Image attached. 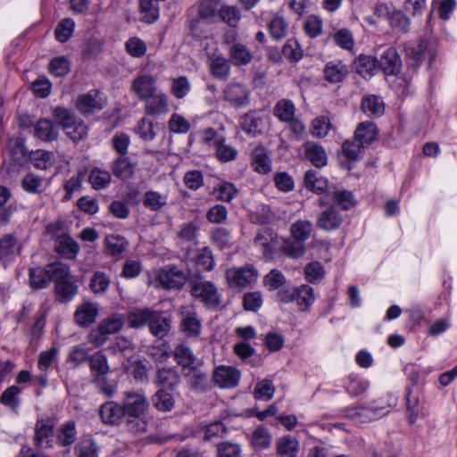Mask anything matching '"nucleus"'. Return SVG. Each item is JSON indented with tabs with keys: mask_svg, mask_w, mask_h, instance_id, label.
Returning a JSON list of instances; mask_svg holds the SVG:
<instances>
[{
	"mask_svg": "<svg viewBox=\"0 0 457 457\" xmlns=\"http://www.w3.org/2000/svg\"><path fill=\"white\" fill-rule=\"evenodd\" d=\"M55 249L66 258L74 259L79 251V246L70 235L61 234L56 238Z\"/></svg>",
	"mask_w": 457,
	"mask_h": 457,
	"instance_id": "nucleus-25",
	"label": "nucleus"
},
{
	"mask_svg": "<svg viewBox=\"0 0 457 457\" xmlns=\"http://www.w3.org/2000/svg\"><path fill=\"white\" fill-rule=\"evenodd\" d=\"M282 54L291 62H297L303 56L302 49L298 42L294 38H290L286 42L282 48Z\"/></svg>",
	"mask_w": 457,
	"mask_h": 457,
	"instance_id": "nucleus-64",
	"label": "nucleus"
},
{
	"mask_svg": "<svg viewBox=\"0 0 457 457\" xmlns=\"http://www.w3.org/2000/svg\"><path fill=\"white\" fill-rule=\"evenodd\" d=\"M240 125L245 133L256 136L262 134L263 121L256 112L251 111L241 118Z\"/></svg>",
	"mask_w": 457,
	"mask_h": 457,
	"instance_id": "nucleus-28",
	"label": "nucleus"
},
{
	"mask_svg": "<svg viewBox=\"0 0 457 457\" xmlns=\"http://www.w3.org/2000/svg\"><path fill=\"white\" fill-rule=\"evenodd\" d=\"M78 457H97L98 447L92 439H82L75 447Z\"/></svg>",
	"mask_w": 457,
	"mask_h": 457,
	"instance_id": "nucleus-62",
	"label": "nucleus"
},
{
	"mask_svg": "<svg viewBox=\"0 0 457 457\" xmlns=\"http://www.w3.org/2000/svg\"><path fill=\"white\" fill-rule=\"evenodd\" d=\"M295 108L292 101L279 100L274 107V115L281 121L287 122L295 117Z\"/></svg>",
	"mask_w": 457,
	"mask_h": 457,
	"instance_id": "nucleus-47",
	"label": "nucleus"
},
{
	"mask_svg": "<svg viewBox=\"0 0 457 457\" xmlns=\"http://www.w3.org/2000/svg\"><path fill=\"white\" fill-rule=\"evenodd\" d=\"M89 367L93 374L104 375L110 370L106 356L102 351H98L88 358Z\"/></svg>",
	"mask_w": 457,
	"mask_h": 457,
	"instance_id": "nucleus-53",
	"label": "nucleus"
},
{
	"mask_svg": "<svg viewBox=\"0 0 457 457\" xmlns=\"http://www.w3.org/2000/svg\"><path fill=\"white\" fill-rule=\"evenodd\" d=\"M216 156L223 162L233 161L237 155V151L231 145L225 144L224 140H216Z\"/></svg>",
	"mask_w": 457,
	"mask_h": 457,
	"instance_id": "nucleus-60",
	"label": "nucleus"
},
{
	"mask_svg": "<svg viewBox=\"0 0 457 457\" xmlns=\"http://www.w3.org/2000/svg\"><path fill=\"white\" fill-rule=\"evenodd\" d=\"M54 118L58 122V125L61 126L64 130L67 129H71L75 121H77L76 116L74 113L64 107H55L53 110Z\"/></svg>",
	"mask_w": 457,
	"mask_h": 457,
	"instance_id": "nucleus-51",
	"label": "nucleus"
},
{
	"mask_svg": "<svg viewBox=\"0 0 457 457\" xmlns=\"http://www.w3.org/2000/svg\"><path fill=\"white\" fill-rule=\"evenodd\" d=\"M312 230V224L308 220H297L292 224L290 231L292 237L303 243L308 239Z\"/></svg>",
	"mask_w": 457,
	"mask_h": 457,
	"instance_id": "nucleus-55",
	"label": "nucleus"
},
{
	"mask_svg": "<svg viewBox=\"0 0 457 457\" xmlns=\"http://www.w3.org/2000/svg\"><path fill=\"white\" fill-rule=\"evenodd\" d=\"M189 284L191 295L200 299L208 308H217L220 304V295L212 282L195 278Z\"/></svg>",
	"mask_w": 457,
	"mask_h": 457,
	"instance_id": "nucleus-1",
	"label": "nucleus"
},
{
	"mask_svg": "<svg viewBox=\"0 0 457 457\" xmlns=\"http://www.w3.org/2000/svg\"><path fill=\"white\" fill-rule=\"evenodd\" d=\"M158 0H140V10L145 22L152 23L158 19Z\"/></svg>",
	"mask_w": 457,
	"mask_h": 457,
	"instance_id": "nucleus-52",
	"label": "nucleus"
},
{
	"mask_svg": "<svg viewBox=\"0 0 457 457\" xmlns=\"http://www.w3.org/2000/svg\"><path fill=\"white\" fill-rule=\"evenodd\" d=\"M132 89L139 99L146 100L156 93V80L151 75L139 76L133 81Z\"/></svg>",
	"mask_w": 457,
	"mask_h": 457,
	"instance_id": "nucleus-13",
	"label": "nucleus"
},
{
	"mask_svg": "<svg viewBox=\"0 0 457 457\" xmlns=\"http://www.w3.org/2000/svg\"><path fill=\"white\" fill-rule=\"evenodd\" d=\"M314 299L315 296L312 287L302 285L298 287H295V301L300 311H307L314 302Z\"/></svg>",
	"mask_w": 457,
	"mask_h": 457,
	"instance_id": "nucleus-36",
	"label": "nucleus"
},
{
	"mask_svg": "<svg viewBox=\"0 0 457 457\" xmlns=\"http://www.w3.org/2000/svg\"><path fill=\"white\" fill-rule=\"evenodd\" d=\"M218 16L231 28H236L241 19L237 7L226 4H220Z\"/></svg>",
	"mask_w": 457,
	"mask_h": 457,
	"instance_id": "nucleus-49",
	"label": "nucleus"
},
{
	"mask_svg": "<svg viewBox=\"0 0 457 457\" xmlns=\"http://www.w3.org/2000/svg\"><path fill=\"white\" fill-rule=\"evenodd\" d=\"M180 329L187 337H197L202 331V320L192 306L180 309Z\"/></svg>",
	"mask_w": 457,
	"mask_h": 457,
	"instance_id": "nucleus-3",
	"label": "nucleus"
},
{
	"mask_svg": "<svg viewBox=\"0 0 457 457\" xmlns=\"http://www.w3.org/2000/svg\"><path fill=\"white\" fill-rule=\"evenodd\" d=\"M54 431V421L51 419L38 420L35 426V441L38 447L51 445Z\"/></svg>",
	"mask_w": 457,
	"mask_h": 457,
	"instance_id": "nucleus-14",
	"label": "nucleus"
},
{
	"mask_svg": "<svg viewBox=\"0 0 457 457\" xmlns=\"http://www.w3.org/2000/svg\"><path fill=\"white\" fill-rule=\"evenodd\" d=\"M258 271L252 264L232 267L226 270V279L230 287L243 289L256 281Z\"/></svg>",
	"mask_w": 457,
	"mask_h": 457,
	"instance_id": "nucleus-2",
	"label": "nucleus"
},
{
	"mask_svg": "<svg viewBox=\"0 0 457 457\" xmlns=\"http://www.w3.org/2000/svg\"><path fill=\"white\" fill-rule=\"evenodd\" d=\"M78 293V286L69 278L64 281H58L55 284L56 299L60 303H67L71 301Z\"/></svg>",
	"mask_w": 457,
	"mask_h": 457,
	"instance_id": "nucleus-34",
	"label": "nucleus"
},
{
	"mask_svg": "<svg viewBox=\"0 0 457 457\" xmlns=\"http://www.w3.org/2000/svg\"><path fill=\"white\" fill-rule=\"evenodd\" d=\"M304 154L306 158L317 168H321L327 164V154L324 148L318 144L306 143L304 145Z\"/></svg>",
	"mask_w": 457,
	"mask_h": 457,
	"instance_id": "nucleus-30",
	"label": "nucleus"
},
{
	"mask_svg": "<svg viewBox=\"0 0 457 457\" xmlns=\"http://www.w3.org/2000/svg\"><path fill=\"white\" fill-rule=\"evenodd\" d=\"M304 186L316 194H322L326 192L328 183L325 178L319 177L316 171L311 170L305 172Z\"/></svg>",
	"mask_w": 457,
	"mask_h": 457,
	"instance_id": "nucleus-38",
	"label": "nucleus"
},
{
	"mask_svg": "<svg viewBox=\"0 0 457 457\" xmlns=\"http://www.w3.org/2000/svg\"><path fill=\"white\" fill-rule=\"evenodd\" d=\"M282 250L290 258H299L304 254L305 245L301 240L293 238L284 242Z\"/></svg>",
	"mask_w": 457,
	"mask_h": 457,
	"instance_id": "nucleus-58",
	"label": "nucleus"
},
{
	"mask_svg": "<svg viewBox=\"0 0 457 457\" xmlns=\"http://www.w3.org/2000/svg\"><path fill=\"white\" fill-rule=\"evenodd\" d=\"M170 323V320L165 317L162 312L154 310L148 328L152 335L158 338H163L171 328Z\"/></svg>",
	"mask_w": 457,
	"mask_h": 457,
	"instance_id": "nucleus-18",
	"label": "nucleus"
},
{
	"mask_svg": "<svg viewBox=\"0 0 457 457\" xmlns=\"http://www.w3.org/2000/svg\"><path fill=\"white\" fill-rule=\"evenodd\" d=\"M378 66L386 75H395L400 72L402 62L395 47L386 48L380 56Z\"/></svg>",
	"mask_w": 457,
	"mask_h": 457,
	"instance_id": "nucleus-10",
	"label": "nucleus"
},
{
	"mask_svg": "<svg viewBox=\"0 0 457 457\" xmlns=\"http://www.w3.org/2000/svg\"><path fill=\"white\" fill-rule=\"evenodd\" d=\"M404 50L406 55L417 62V64H420L426 57H428L431 63L436 54L433 45L426 39L409 42L405 44Z\"/></svg>",
	"mask_w": 457,
	"mask_h": 457,
	"instance_id": "nucleus-5",
	"label": "nucleus"
},
{
	"mask_svg": "<svg viewBox=\"0 0 457 457\" xmlns=\"http://www.w3.org/2000/svg\"><path fill=\"white\" fill-rule=\"evenodd\" d=\"M277 453L280 457H296L298 441L289 436L279 438L277 443Z\"/></svg>",
	"mask_w": 457,
	"mask_h": 457,
	"instance_id": "nucleus-41",
	"label": "nucleus"
},
{
	"mask_svg": "<svg viewBox=\"0 0 457 457\" xmlns=\"http://www.w3.org/2000/svg\"><path fill=\"white\" fill-rule=\"evenodd\" d=\"M104 106V103L99 98L96 91L81 95L77 99V108L85 115L95 113L102 110Z\"/></svg>",
	"mask_w": 457,
	"mask_h": 457,
	"instance_id": "nucleus-15",
	"label": "nucleus"
},
{
	"mask_svg": "<svg viewBox=\"0 0 457 457\" xmlns=\"http://www.w3.org/2000/svg\"><path fill=\"white\" fill-rule=\"evenodd\" d=\"M99 414L102 421L108 425H118L125 416L122 404L115 402H106L101 405Z\"/></svg>",
	"mask_w": 457,
	"mask_h": 457,
	"instance_id": "nucleus-12",
	"label": "nucleus"
},
{
	"mask_svg": "<svg viewBox=\"0 0 457 457\" xmlns=\"http://www.w3.org/2000/svg\"><path fill=\"white\" fill-rule=\"evenodd\" d=\"M34 135L45 142H52L57 139L58 128L49 119H40L34 125Z\"/></svg>",
	"mask_w": 457,
	"mask_h": 457,
	"instance_id": "nucleus-20",
	"label": "nucleus"
},
{
	"mask_svg": "<svg viewBox=\"0 0 457 457\" xmlns=\"http://www.w3.org/2000/svg\"><path fill=\"white\" fill-rule=\"evenodd\" d=\"M145 101L146 114L160 116L169 112V99L163 93H155Z\"/></svg>",
	"mask_w": 457,
	"mask_h": 457,
	"instance_id": "nucleus-21",
	"label": "nucleus"
},
{
	"mask_svg": "<svg viewBox=\"0 0 457 457\" xmlns=\"http://www.w3.org/2000/svg\"><path fill=\"white\" fill-rule=\"evenodd\" d=\"M271 443V436L267 428L258 427L252 436V444L256 449H265L270 446Z\"/></svg>",
	"mask_w": 457,
	"mask_h": 457,
	"instance_id": "nucleus-61",
	"label": "nucleus"
},
{
	"mask_svg": "<svg viewBox=\"0 0 457 457\" xmlns=\"http://www.w3.org/2000/svg\"><path fill=\"white\" fill-rule=\"evenodd\" d=\"M152 402L158 411L163 412L170 411L175 406L173 395L169 391L164 390V388H159L153 395Z\"/></svg>",
	"mask_w": 457,
	"mask_h": 457,
	"instance_id": "nucleus-37",
	"label": "nucleus"
},
{
	"mask_svg": "<svg viewBox=\"0 0 457 457\" xmlns=\"http://www.w3.org/2000/svg\"><path fill=\"white\" fill-rule=\"evenodd\" d=\"M112 170L115 177L127 179L133 176L134 165L128 157L120 156L112 162Z\"/></svg>",
	"mask_w": 457,
	"mask_h": 457,
	"instance_id": "nucleus-40",
	"label": "nucleus"
},
{
	"mask_svg": "<svg viewBox=\"0 0 457 457\" xmlns=\"http://www.w3.org/2000/svg\"><path fill=\"white\" fill-rule=\"evenodd\" d=\"M29 286L33 289L46 288L50 281V278L46 273V266L43 269L41 267L29 269Z\"/></svg>",
	"mask_w": 457,
	"mask_h": 457,
	"instance_id": "nucleus-42",
	"label": "nucleus"
},
{
	"mask_svg": "<svg viewBox=\"0 0 457 457\" xmlns=\"http://www.w3.org/2000/svg\"><path fill=\"white\" fill-rule=\"evenodd\" d=\"M17 238L12 234L4 235L0 238V261L10 262L17 253Z\"/></svg>",
	"mask_w": 457,
	"mask_h": 457,
	"instance_id": "nucleus-33",
	"label": "nucleus"
},
{
	"mask_svg": "<svg viewBox=\"0 0 457 457\" xmlns=\"http://www.w3.org/2000/svg\"><path fill=\"white\" fill-rule=\"evenodd\" d=\"M214 193L216 194V198L218 200L230 202L237 193V190L234 184L230 182H222L215 187Z\"/></svg>",
	"mask_w": 457,
	"mask_h": 457,
	"instance_id": "nucleus-63",
	"label": "nucleus"
},
{
	"mask_svg": "<svg viewBox=\"0 0 457 457\" xmlns=\"http://www.w3.org/2000/svg\"><path fill=\"white\" fill-rule=\"evenodd\" d=\"M154 311V309L148 307L135 308L131 310L127 314V321L129 327L131 328L138 329L145 326H148Z\"/></svg>",
	"mask_w": 457,
	"mask_h": 457,
	"instance_id": "nucleus-22",
	"label": "nucleus"
},
{
	"mask_svg": "<svg viewBox=\"0 0 457 457\" xmlns=\"http://www.w3.org/2000/svg\"><path fill=\"white\" fill-rule=\"evenodd\" d=\"M342 222V215L336 210L334 205H330L320 214L317 227L327 231L334 230L337 229Z\"/></svg>",
	"mask_w": 457,
	"mask_h": 457,
	"instance_id": "nucleus-17",
	"label": "nucleus"
},
{
	"mask_svg": "<svg viewBox=\"0 0 457 457\" xmlns=\"http://www.w3.org/2000/svg\"><path fill=\"white\" fill-rule=\"evenodd\" d=\"M347 74V67L341 61L329 62L324 69V78L329 83L342 82Z\"/></svg>",
	"mask_w": 457,
	"mask_h": 457,
	"instance_id": "nucleus-24",
	"label": "nucleus"
},
{
	"mask_svg": "<svg viewBox=\"0 0 457 457\" xmlns=\"http://www.w3.org/2000/svg\"><path fill=\"white\" fill-rule=\"evenodd\" d=\"M46 273L50 281L54 280L55 284L58 281H64L72 278L70 267L62 262H55L46 265Z\"/></svg>",
	"mask_w": 457,
	"mask_h": 457,
	"instance_id": "nucleus-39",
	"label": "nucleus"
},
{
	"mask_svg": "<svg viewBox=\"0 0 457 457\" xmlns=\"http://www.w3.org/2000/svg\"><path fill=\"white\" fill-rule=\"evenodd\" d=\"M361 110L370 117H379L384 113L385 105L378 96L369 95L361 100Z\"/></svg>",
	"mask_w": 457,
	"mask_h": 457,
	"instance_id": "nucleus-32",
	"label": "nucleus"
},
{
	"mask_svg": "<svg viewBox=\"0 0 457 457\" xmlns=\"http://www.w3.org/2000/svg\"><path fill=\"white\" fill-rule=\"evenodd\" d=\"M288 24L286 20L279 15H275L268 23L270 35L276 40L284 38L287 36Z\"/></svg>",
	"mask_w": 457,
	"mask_h": 457,
	"instance_id": "nucleus-50",
	"label": "nucleus"
},
{
	"mask_svg": "<svg viewBox=\"0 0 457 457\" xmlns=\"http://www.w3.org/2000/svg\"><path fill=\"white\" fill-rule=\"evenodd\" d=\"M158 279L165 288L180 289L187 280V274L176 266H165L159 271Z\"/></svg>",
	"mask_w": 457,
	"mask_h": 457,
	"instance_id": "nucleus-7",
	"label": "nucleus"
},
{
	"mask_svg": "<svg viewBox=\"0 0 457 457\" xmlns=\"http://www.w3.org/2000/svg\"><path fill=\"white\" fill-rule=\"evenodd\" d=\"M88 181L96 190L106 188L111 183V174L107 170L94 168L88 176Z\"/></svg>",
	"mask_w": 457,
	"mask_h": 457,
	"instance_id": "nucleus-45",
	"label": "nucleus"
},
{
	"mask_svg": "<svg viewBox=\"0 0 457 457\" xmlns=\"http://www.w3.org/2000/svg\"><path fill=\"white\" fill-rule=\"evenodd\" d=\"M220 2L219 0H204L198 7V15L204 21H214L219 15Z\"/></svg>",
	"mask_w": 457,
	"mask_h": 457,
	"instance_id": "nucleus-44",
	"label": "nucleus"
},
{
	"mask_svg": "<svg viewBox=\"0 0 457 457\" xmlns=\"http://www.w3.org/2000/svg\"><path fill=\"white\" fill-rule=\"evenodd\" d=\"M263 283L269 290H277L282 287L287 283V278L284 274L277 270H271L263 278Z\"/></svg>",
	"mask_w": 457,
	"mask_h": 457,
	"instance_id": "nucleus-57",
	"label": "nucleus"
},
{
	"mask_svg": "<svg viewBox=\"0 0 457 457\" xmlns=\"http://www.w3.org/2000/svg\"><path fill=\"white\" fill-rule=\"evenodd\" d=\"M249 90L239 83H231L223 91L224 99L236 107L246 106L249 102Z\"/></svg>",
	"mask_w": 457,
	"mask_h": 457,
	"instance_id": "nucleus-9",
	"label": "nucleus"
},
{
	"mask_svg": "<svg viewBox=\"0 0 457 457\" xmlns=\"http://www.w3.org/2000/svg\"><path fill=\"white\" fill-rule=\"evenodd\" d=\"M275 386L270 379L259 381L254 388V397L258 400L268 401L274 395Z\"/></svg>",
	"mask_w": 457,
	"mask_h": 457,
	"instance_id": "nucleus-59",
	"label": "nucleus"
},
{
	"mask_svg": "<svg viewBox=\"0 0 457 457\" xmlns=\"http://www.w3.org/2000/svg\"><path fill=\"white\" fill-rule=\"evenodd\" d=\"M180 382V375L175 368L164 367L158 369L154 378V383L159 388H164L166 391L175 390Z\"/></svg>",
	"mask_w": 457,
	"mask_h": 457,
	"instance_id": "nucleus-8",
	"label": "nucleus"
},
{
	"mask_svg": "<svg viewBox=\"0 0 457 457\" xmlns=\"http://www.w3.org/2000/svg\"><path fill=\"white\" fill-rule=\"evenodd\" d=\"M174 359L176 360L177 363L184 370L198 362L192 349L185 342L180 343L175 347Z\"/></svg>",
	"mask_w": 457,
	"mask_h": 457,
	"instance_id": "nucleus-27",
	"label": "nucleus"
},
{
	"mask_svg": "<svg viewBox=\"0 0 457 457\" xmlns=\"http://www.w3.org/2000/svg\"><path fill=\"white\" fill-rule=\"evenodd\" d=\"M30 162L38 170H46L54 162V154L45 150H37L29 155Z\"/></svg>",
	"mask_w": 457,
	"mask_h": 457,
	"instance_id": "nucleus-46",
	"label": "nucleus"
},
{
	"mask_svg": "<svg viewBox=\"0 0 457 457\" xmlns=\"http://www.w3.org/2000/svg\"><path fill=\"white\" fill-rule=\"evenodd\" d=\"M240 378L238 370L228 366H220L217 368L213 374L214 382L220 387L232 388L235 387Z\"/></svg>",
	"mask_w": 457,
	"mask_h": 457,
	"instance_id": "nucleus-11",
	"label": "nucleus"
},
{
	"mask_svg": "<svg viewBox=\"0 0 457 457\" xmlns=\"http://www.w3.org/2000/svg\"><path fill=\"white\" fill-rule=\"evenodd\" d=\"M144 205L151 211H159L167 204V196L156 191H147L145 194Z\"/></svg>",
	"mask_w": 457,
	"mask_h": 457,
	"instance_id": "nucleus-54",
	"label": "nucleus"
},
{
	"mask_svg": "<svg viewBox=\"0 0 457 457\" xmlns=\"http://www.w3.org/2000/svg\"><path fill=\"white\" fill-rule=\"evenodd\" d=\"M125 415L128 417H141L149 407V402L142 392L129 391L122 403Z\"/></svg>",
	"mask_w": 457,
	"mask_h": 457,
	"instance_id": "nucleus-4",
	"label": "nucleus"
},
{
	"mask_svg": "<svg viewBox=\"0 0 457 457\" xmlns=\"http://www.w3.org/2000/svg\"><path fill=\"white\" fill-rule=\"evenodd\" d=\"M111 279L103 271H96L90 279L89 287L95 294H104L108 289Z\"/></svg>",
	"mask_w": 457,
	"mask_h": 457,
	"instance_id": "nucleus-56",
	"label": "nucleus"
},
{
	"mask_svg": "<svg viewBox=\"0 0 457 457\" xmlns=\"http://www.w3.org/2000/svg\"><path fill=\"white\" fill-rule=\"evenodd\" d=\"M210 68L212 76L217 79L226 80L229 75L230 66L228 61L222 56H212Z\"/></svg>",
	"mask_w": 457,
	"mask_h": 457,
	"instance_id": "nucleus-43",
	"label": "nucleus"
},
{
	"mask_svg": "<svg viewBox=\"0 0 457 457\" xmlns=\"http://www.w3.org/2000/svg\"><path fill=\"white\" fill-rule=\"evenodd\" d=\"M97 315L98 307L96 303H84L77 308L74 320L79 327L87 328L96 321Z\"/></svg>",
	"mask_w": 457,
	"mask_h": 457,
	"instance_id": "nucleus-16",
	"label": "nucleus"
},
{
	"mask_svg": "<svg viewBox=\"0 0 457 457\" xmlns=\"http://www.w3.org/2000/svg\"><path fill=\"white\" fill-rule=\"evenodd\" d=\"M128 245V240L120 235L112 234L104 238L105 253L114 258H121Z\"/></svg>",
	"mask_w": 457,
	"mask_h": 457,
	"instance_id": "nucleus-23",
	"label": "nucleus"
},
{
	"mask_svg": "<svg viewBox=\"0 0 457 457\" xmlns=\"http://www.w3.org/2000/svg\"><path fill=\"white\" fill-rule=\"evenodd\" d=\"M377 137V128L373 122H361L358 125L353 139L366 146L371 144Z\"/></svg>",
	"mask_w": 457,
	"mask_h": 457,
	"instance_id": "nucleus-29",
	"label": "nucleus"
},
{
	"mask_svg": "<svg viewBox=\"0 0 457 457\" xmlns=\"http://www.w3.org/2000/svg\"><path fill=\"white\" fill-rule=\"evenodd\" d=\"M228 53L229 60L237 66L246 65L253 58L252 53L247 46L240 43L233 44L229 47Z\"/></svg>",
	"mask_w": 457,
	"mask_h": 457,
	"instance_id": "nucleus-35",
	"label": "nucleus"
},
{
	"mask_svg": "<svg viewBox=\"0 0 457 457\" xmlns=\"http://www.w3.org/2000/svg\"><path fill=\"white\" fill-rule=\"evenodd\" d=\"M184 376L190 389L197 392H204L208 390L209 374L208 370L204 368L202 361L187 368Z\"/></svg>",
	"mask_w": 457,
	"mask_h": 457,
	"instance_id": "nucleus-6",
	"label": "nucleus"
},
{
	"mask_svg": "<svg viewBox=\"0 0 457 457\" xmlns=\"http://www.w3.org/2000/svg\"><path fill=\"white\" fill-rule=\"evenodd\" d=\"M77 431L75 422L70 420L63 424L57 432V440L62 446L70 445L76 440Z\"/></svg>",
	"mask_w": 457,
	"mask_h": 457,
	"instance_id": "nucleus-48",
	"label": "nucleus"
},
{
	"mask_svg": "<svg viewBox=\"0 0 457 457\" xmlns=\"http://www.w3.org/2000/svg\"><path fill=\"white\" fill-rule=\"evenodd\" d=\"M354 68L362 78H370L378 70V62L372 56L361 54L354 62Z\"/></svg>",
	"mask_w": 457,
	"mask_h": 457,
	"instance_id": "nucleus-31",
	"label": "nucleus"
},
{
	"mask_svg": "<svg viewBox=\"0 0 457 457\" xmlns=\"http://www.w3.org/2000/svg\"><path fill=\"white\" fill-rule=\"evenodd\" d=\"M252 166L260 174H267L271 170V161L266 148L256 145L252 152Z\"/></svg>",
	"mask_w": 457,
	"mask_h": 457,
	"instance_id": "nucleus-19",
	"label": "nucleus"
},
{
	"mask_svg": "<svg viewBox=\"0 0 457 457\" xmlns=\"http://www.w3.org/2000/svg\"><path fill=\"white\" fill-rule=\"evenodd\" d=\"M92 382L94 383L97 392L105 397H112L117 391V382L108 377V373L104 375L92 374Z\"/></svg>",
	"mask_w": 457,
	"mask_h": 457,
	"instance_id": "nucleus-26",
	"label": "nucleus"
}]
</instances>
